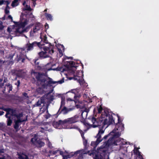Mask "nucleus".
<instances>
[{"instance_id":"f257e3e1","label":"nucleus","mask_w":159,"mask_h":159,"mask_svg":"<svg viewBox=\"0 0 159 159\" xmlns=\"http://www.w3.org/2000/svg\"><path fill=\"white\" fill-rule=\"evenodd\" d=\"M98 110L99 113L101 114V117L98 119V121L95 118L92 117L89 119V121L92 122V124L86 122L84 123L88 129L92 127L95 128L102 125V128H99L98 133L96 136L97 139L96 141H93L91 143V145L95 148L102 141V139H101V135L104 133L105 129L110 125L111 122V116L108 115V112L107 110H103L101 106L98 108Z\"/></svg>"},{"instance_id":"f03ea898","label":"nucleus","mask_w":159,"mask_h":159,"mask_svg":"<svg viewBox=\"0 0 159 159\" xmlns=\"http://www.w3.org/2000/svg\"><path fill=\"white\" fill-rule=\"evenodd\" d=\"M23 5V12L20 16V20L18 22L15 23V26L12 30L10 31L9 28L7 30L11 34H12L13 32L15 33V36H18V34H21L25 31L26 29L25 26L28 24V20L25 17L34 18V16L30 11L32 10L29 5L27 4L25 1H24Z\"/></svg>"},{"instance_id":"7ed1b4c3","label":"nucleus","mask_w":159,"mask_h":159,"mask_svg":"<svg viewBox=\"0 0 159 159\" xmlns=\"http://www.w3.org/2000/svg\"><path fill=\"white\" fill-rule=\"evenodd\" d=\"M67 65L68 66L65 69H63L62 72L64 73L69 80L73 79L76 80L80 85H81L84 82L82 72L81 70H78L75 72L76 68L74 66V63L72 61L68 62Z\"/></svg>"},{"instance_id":"20e7f679","label":"nucleus","mask_w":159,"mask_h":159,"mask_svg":"<svg viewBox=\"0 0 159 159\" xmlns=\"http://www.w3.org/2000/svg\"><path fill=\"white\" fill-rule=\"evenodd\" d=\"M118 125L116 126V128L113 131L108 134L105 135L103 137V139H106L108 137L110 138L108 141L105 142L103 145L100 147L98 150V152L100 153V151H102L105 152L108 147L111 145H116L119 142V129Z\"/></svg>"},{"instance_id":"39448f33","label":"nucleus","mask_w":159,"mask_h":159,"mask_svg":"<svg viewBox=\"0 0 159 159\" xmlns=\"http://www.w3.org/2000/svg\"><path fill=\"white\" fill-rule=\"evenodd\" d=\"M32 75L35 77L38 83H40L41 85L44 87L45 85H48L52 84H55L58 83L61 84L64 82L63 79L58 81H53L52 79L48 78V79L46 80L45 75L43 74H40L39 73L33 72L31 73Z\"/></svg>"},{"instance_id":"423d86ee","label":"nucleus","mask_w":159,"mask_h":159,"mask_svg":"<svg viewBox=\"0 0 159 159\" xmlns=\"http://www.w3.org/2000/svg\"><path fill=\"white\" fill-rule=\"evenodd\" d=\"M90 151H89L87 152L85 151L84 149H81L77 151L74 152H72L66 156H63V159H67L71 157H76L77 159H82L83 158V155L84 154H88L90 156H92L93 157H95V155L94 151H93L90 152Z\"/></svg>"},{"instance_id":"0eeeda50","label":"nucleus","mask_w":159,"mask_h":159,"mask_svg":"<svg viewBox=\"0 0 159 159\" xmlns=\"http://www.w3.org/2000/svg\"><path fill=\"white\" fill-rule=\"evenodd\" d=\"M43 43L45 45L42 46L40 45V48L43 49L42 51L39 52V55L41 58H44L48 57L50 54H52L54 52L53 46L50 45V44L48 43L46 44L44 43V40Z\"/></svg>"},{"instance_id":"6e6552de","label":"nucleus","mask_w":159,"mask_h":159,"mask_svg":"<svg viewBox=\"0 0 159 159\" xmlns=\"http://www.w3.org/2000/svg\"><path fill=\"white\" fill-rule=\"evenodd\" d=\"M40 38L41 39V41L40 42L37 43L36 42H34L32 43H27L26 48V50L27 51L31 50L33 49L34 46H38L39 47H40V45L42 46L45 45V44L43 43V40H44L45 44H46L48 43L47 37L43 35L42 34H41Z\"/></svg>"},{"instance_id":"1a4fd4ad","label":"nucleus","mask_w":159,"mask_h":159,"mask_svg":"<svg viewBox=\"0 0 159 159\" xmlns=\"http://www.w3.org/2000/svg\"><path fill=\"white\" fill-rule=\"evenodd\" d=\"M129 144V142H127L124 139L120 138V151L123 156V158L120 157V159H127L125 154L127 152V145Z\"/></svg>"},{"instance_id":"9d476101","label":"nucleus","mask_w":159,"mask_h":159,"mask_svg":"<svg viewBox=\"0 0 159 159\" xmlns=\"http://www.w3.org/2000/svg\"><path fill=\"white\" fill-rule=\"evenodd\" d=\"M77 91L75 89H73L70 91H69L67 93V97L66 98V101L68 102H73L75 103V100H77V98L79 97L80 95H76Z\"/></svg>"},{"instance_id":"9b49d317","label":"nucleus","mask_w":159,"mask_h":159,"mask_svg":"<svg viewBox=\"0 0 159 159\" xmlns=\"http://www.w3.org/2000/svg\"><path fill=\"white\" fill-rule=\"evenodd\" d=\"M13 116L16 120L14 128L15 129H18L21 123L25 121L26 119L25 117L23 118V115L21 113L14 115Z\"/></svg>"},{"instance_id":"f8f14e48","label":"nucleus","mask_w":159,"mask_h":159,"mask_svg":"<svg viewBox=\"0 0 159 159\" xmlns=\"http://www.w3.org/2000/svg\"><path fill=\"white\" fill-rule=\"evenodd\" d=\"M53 126L57 129H60L61 128L66 129H77L78 127L76 125H72L71 127L69 126L65 127L63 120H59L58 121H54L52 123Z\"/></svg>"},{"instance_id":"ddd939ff","label":"nucleus","mask_w":159,"mask_h":159,"mask_svg":"<svg viewBox=\"0 0 159 159\" xmlns=\"http://www.w3.org/2000/svg\"><path fill=\"white\" fill-rule=\"evenodd\" d=\"M42 25L39 23H37L35 24V25L33 27V30L30 31V36H33L35 35H37L39 33H40V35L42 34L43 35L47 37L46 35H44L43 33L41 32V29L42 28Z\"/></svg>"},{"instance_id":"4468645a","label":"nucleus","mask_w":159,"mask_h":159,"mask_svg":"<svg viewBox=\"0 0 159 159\" xmlns=\"http://www.w3.org/2000/svg\"><path fill=\"white\" fill-rule=\"evenodd\" d=\"M5 110L7 112L5 116L6 117L8 118L7 125L10 126L12 123V120L11 119V118L13 116L12 113V110L10 108H7L5 109Z\"/></svg>"},{"instance_id":"2eb2a0df","label":"nucleus","mask_w":159,"mask_h":159,"mask_svg":"<svg viewBox=\"0 0 159 159\" xmlns=\"http://www.w3.org/2000/svg\"><path fill=\"white\" fill-rule=\"evenodd\" d=\"M36 137V135H35L34 137L32 139L31 142L39 147H42L44 145V143L40 140H38Z\"/></svg>"},{"instance_id":"dca6fc26","label":"nucleus","mask_w":159,"mask_h":159,"mask_svg":"<svg viewBox=\"0 0 159 159\" xmlns=\"http://www.w3.org/2000/svg\"><path fill=\"white\" fill-rule=\"evenodd\" d=\"M78 119V116H74L64 120H63V122L64 123V125H65L66 124H71L75 123L77 121Z\"/></svg>"},{"instance_id":"f3484780","label":"nucleus","mask_w":159,"mask_h":159,"mask_svg":"<svg viewBox=\"0 0 159 159\" xmlns=\"http://www.w3.org/2000/svg\"><path fill=\"white\" fill-rule=\"evenodd\" d=\"M56 47L57 48L59 52L60 57H61L63 55V52L64 50V48L63 45L61 44L57 45Z\"/></svg>"},{"instance_id":"a211bd4d","label":"nucleus","mask_w":159,"mask_h":159,"mask_svg":"<svg viewBox=\"0 0 159 159\" xmlns=\"http://www.w3.org/2000/svg\"><path fill=\"white\" fill-rule=\"evenodd\" d=\"M0 159H11L10 157L4 153V150L0 148Z\"/></svg>"},{"instance_id":"6ab92c4d","label":"nucleus","mask_w":159,"mask_h":159,"mask_svg":"<svg viewBox=\"0 0 159 159\" xmlns=\"http://www.w3.org/2000/svg\"><path fill=\"white\" fill-rule=\"evenodd\" d=\"M55 65L54 64H52L51 63L47 64L44 67L45 71L47 72L48 71H49L51 70H55L56 69L52 68V67Z\"/></svg>"},{"instance_id":"aec40b11","label":"nucleus","mask_w":159,"mask_h":159,"mask_svg":"<svg viewBox=\"0 0 159 159\" xmlns=\"http://www.w3.org/2000/svg\"><path fill=\"white\" fill-rule=\"evenodd\" d=\"M134 153L138 155L137 158H138V159H143L142 156L141 155V153L138 149L135 148L134 150Z\"/></svg>"},{"instance_id":"412c9836","label":"nucleus","mask_w":159,"mask_h":159,"mask_svg":"<svg viewBox=\"0 0 159 159\" xmlns=\"http://www.w3.org/2000/svg\"><path fill=\"white\" fill-rule=\"evenodd\" d=\"M18 158L19 159H28V157L23 153L18 154Z\"/></svg>"},{"instance_id":"4be33fe9","label":"nucleus","mask_w":159,"mask_h":159,"mask_svg":"<svg viewBox=\"0 0 159 159\" xmlns=\"http://www.w3.org/2000/svg\"><path fill=\"white\" fill-rule=\"evenodd\" d=\"M77 129H78L79 132H80V133L81 134V136L84 139V141H83L84 144V146H86L87 145V140H86V139H84V134L83 133V132L80 129H79L78 127V128H77Z\"/></svg>"},{"instance_id":"5701e85b","label":"nucleus","mask_w":159,"mask_h":159,"mask_svg":"<svg viewBox=\"0 0 159 159\" xmlns=\"http://www.w3.org/2000/svg\"><path fill=\"white\" fill-rule=\"evenodd\" d=\"M88 110L87 109H85V110L83 111H82L81 115L83 118H85L87 117Z\"/></svg>"},{"instance_id":"b1692460","label":"nucleus","mask_w":159,"mask_h":159,"mask_svg":"<svg viewBox=\"0 0 159 159\" xmlns=\"http://www.w3.org/2000/svg\"><path fill=\"white\" fill-rule=\"evenodd\" d=\"M45 16L48 20L50 21L53 20L52 16L51 14L46 13H45Z\"/></svg>"},{"instance_id":"393cba45","label":"nucleus","mask_w":159,"mask_h":159,"mask_svg":"<svg viewBox=\"0 0 159 159\" xmlns=\"http://www.w3.org/2000/svg\"><path fill=\"white\" fill-rule=\"evenodd\" d=\"M72 110V109H67L66 107H64V108L62 110V112L63 114H66L69 111Z\"/></svg>"},{"instance_id":"a878e982","label":"nucleus","mask_w":159,"mask_h":159,"mask_svg":"<svg viewBox=\"0 0 159 159\" xmlns=\"http://www.w3.org/2000/svg\"><path fill=\"white\" fill-rule=\"evenodd\" d=\"M18 5V0H14L11 4V6L13 7H15Z\"/></svg>"},{"instance_id":"bb28decb","label":"nucleus","mask_w":159,"mask_h":159,"mask_svg":"<svg viewBox=\"0 0 159 159\" xmlns=\"http://www.w3.org/2000/svg\"><path fill=\"white\" fill-rule=\"evenodd\" d=\"M120 130L121 129V132L124 131V124L120 121Z\"/></svg>"},{"instance_id":"cd10ccee","label":"nucleus","mask_w":159,"mask_h":159,"mask_svg":"<svg viewBox=\"0 0 159 159\" xmlns=\"http://www.w3.org/2000/svg\"><path fill=\"white\" fill-rule=\"evenodd\" d=\"M43 99L42 98L38 101L37 102L36 105L37 106H39L42 103H43Z\"/></svg>"},{"instance_id":"c85d7f7f","label":"nucleus","mask_w":159,"mask_h":159,"mask_svg":"<svg viewBox=\"0 0 159 159\" xmlns=\"http://www.w3.org/2000/svg\"><path fill=\"white\" fill-rule=\"evenodd\" d=\"M48 107H46V110H47L46 111L47 114L46 115H44L45 117L47 119H48L49 118H50L51 116V115H50L48 112V110L47 109Z\"/></svg>"},{"instance_id":"c756f323","label":"nucleus","mask_w":159,"mask_h":159,"mask_svg":"<svg viewBox=\"0 0 159 159\" xmlns=\"http://www.w3.org/2000/svg\"><path fill=\"white\" fill-rule=\"evenodd\" d=\"M46 141L47 142L46 143H47L48 147H49L50 148H52V146L51 143L49 141L48 139V138L46 139Z\"/></svg>"},{"instance_id":"7c9ffc66","label":"nucleus","mask_w":159,"mask_h":159,"mask_svg":"<svg viewBox=\"0 0 159 159\" xmlns=\"http://www.w3.org/2000/svg\"><path fill=\"white\" fill-rule=\"evenodd\" d=\"M76 106L77 108L83 109L84 108V105L81 103L76 105Z\"/></svg>"},{"instance_id":"2f4dec72","label":"nucleus","mask_w":159,"mask_h":159,"mask_svg":"<svg viewBox=\"0 0 159 159\" xmlns=\"http://www.w3.org/2000/svg\"><path fill=\"white\" fill-rule=\"evenodd\" d=\"M6 86H7L8 88V89L9 91L12 90V85L11 84H7Z\"/></svg>"},{"instance_id":"473e14b6","label":"nucleus","mask_w":159,"mask_h":159,"mask_svg":"<svg viewBox=\"0 0 159 159\" xmlns=\"http://www.w3.org/2000/svg\"><path fill=\"white\" fill-rule=\"evenodd\" d=\"M65 98L62 97L61 98V107L63 106L65 104Z\"/></svg>"},{"instance_id":"72a5a7b5","label":"nucleus","mask_w":159,"mask_h":159,"mask_svg":"<svg viewBox=\"0 0 159 159\" xmlns=\"http://www.w3.org/2000/svg\"><path fill=\"white\" fill-rule=\"evenodd\" d=\"M17 57L18 58V61H20L21 60H22V62H24L25 59L22 58V57L20 56H19L18 55L17 56Z\"/></svg>"},{"instance_id":"f704fd0d","label":"nucleus","mask_w":159,"mask_h":159,"mask_svg":"<svg viewBox=\"0 0 159 159\" xmlns=\"http://www.w3.org/2000/svg\"><path fill=\"white\" fill-rule=\"evenodd\" d=\"M6 2L7 3V6L6 8L5 9H9L10 7L8 6V5L9 4L10 2H9L8 1H6Z\"/></svg>"},{"instance_id":"c9c22d12","label":"nucleus","mask_w":159,"mask_h":159,"mask_svg":"<svg viewBox=\"0 0 159 159\" xmlns=\"http://www.w3.org/2000/svg\"><path fill=\"white\" fill-rule=\"evenodd\" d=\"M50 95V93H48V98L49 99V100H52L53 99V96H52V95L51 96V97L49 98V95Z\"/></svg>"},{"instance_id":"e433bc0d","label":"nucleus","mask_w":159,"mask_h":159,"mask_svg":"<svg viewBox=\"0 0 159 159\" xmlns=\"http://www.w3.org/2000/svg\"><path fill=\"white\" fill-rule=\"evenodd\" d=\"M58 151V150H55V151H51L49 152L51 153H52L53 154H55Z\"/></svg>"},{"instance_id":"4c0bfd02","label":"nucleus","mask_w":159,"mask_h":159,"mask_svg":"<svg viewBox=\"0 0 159 159\" xmlns=\"http://www.w3.org/2000/svg\"><path fill=\"white\" fill-rule=\"evenodd\" d=\"M6 1L3 0H0V6L4 4V2H6Z\"/></svg>"},{"instance_id":"58836bf2","label":"nucleus","mask_w":159,"mask_h":159,"mask_svg":"<svg viewBox=\"0 0 159 159\" xmlns=\"http://www.w3.org/2000/svg\"><path fill=\"white\" fill-rule=\"evenodd\" d=\"M5 12L6 14H7L9 13V9H5Z\"/></svg>"},{"instance_id":"ea45409f","label":"nucleus","mask_w":159,"mask_h":159,"mask_svg":"<svg viewBox=\"0 0 159 159\" xmlns=\"http://www.w3.org/2000/svg\"><path fill=\"white\" fill-rule=\"evenodd\" d=\"M49 26L47 24H46L45 25V28L46 29H47L48 28Z\"/></svg>"},{"instance_id":"a19ab883","label":"nucleus","mask_w":159,"mask_h":159,"mask_svg":"<svg viewBox=\"0 0 159 159\" xmlns=\"http://www.w3.org/2000/svg\"><path fill=\"white\" fill-rule=\"evenodd\" d=\"M20 84V81L19 80H18L17 81V87H18L19 86Z\"/></svg>"},{"instance_id":"79ce46f5","label":"nucleus","mask_w":159,"mask_h":159,"mask_svg":"<svg viewBox=\"0 0 159 159\" xmlns=\"http://www.w3.org/2000/svg\"><path fill=\"white\" fill-rule=\"evenodd\" d=\"M8 18L12 20V17L11 15H9L8 16Z\"/></svg>"},{"instance_id":"37998d69","label":"nucleus","mask_w":159,"mask_h":159,"mask_svg":"<svg viewBox=\"0 0 159 159\" xmlns=\"http://www.w3.org/2000/svg\"><path fill=\"white\" fill-rule=\"evenodd\" d=\"M24 96L28 97V96H27V94L26 93H24L23 94Z\"/></svg>"},{"instance_id":"c03bdc74","label":"nucleus","mask_w":159,"mask_h":159,"mask_svg":"<svg viewBox=\"0 0 159 159\" xmlns=\"http://www.w3.org/2000/svg\"><path fill=\"white\" fill-rule=\"evenodd\" d=\"M32 0L33 1V5L34 6V7H35V0Z\"/></svg>"},{"instance_id":"a18cd8bd","label":"nucleus","mask_w":159,"mask_h":159,"mask_svg":"<svg viewBox=\"0 0 159 159\" xmlns=\"http://www.w3.org/2000/svg\"><path fill=\"white\" fill-rule=\"evenodd\" d=\"M4 112L3 111H0V115H2Z\"/></svg>"},{"instance_id":"49530a36","label":"nucleus","mask_w":159,"mask_h":159,"mask_svg":"<svg viewBox=\"0 0 159 159\" xmlns=\"http://www.w3.org/2000/svg\"><path fill=\"white\" fill-rule=\"evenodd\" d=\"M34 62H35V64H39L38 62H37V63H36V60H35V61Z\"/></svg>"},{"instance_id":"de8ad7c7","label":"nucleus","mask_w":159,"mask_h":159,"mask_svg":"<svg viewBox=\"0 0 159 159\" xmlns=\"http://www.w3.org/2000/svg\"><path fill=\"white\" fill-rule=\"evenodd\" d=\"M97 158H98V156H97V155H96L95 158L94 159H97Z\"/></svg>"},{"instance_id":"09e8293b","label":"nucleus","mask_w":159,"mask_h":159,"mask_svg":"<svg viewBox=\"0 0 159 159\" xmlns=\"http://www.w3.org/2000/svg\"><path fill=\"white\" fill-rule=\"evenodd\" d=\"M118 122L119 121V117L118 116Z\"/></svg>"},{"instance_id":"8fccbe9b","label":"nucleus","mask_w":159,"mask_h":159,"mask_svg":"<svg viewBox=\"0 0 159 159\" xmlns=\"http://www.w3.org/2000/svg\"><path fill=\"white\" fill-rule=\"evenodd\" d=\"M62 153H62V152H61V151H60V154L61 155H62Z\"/></svg>"},{"instance_id":"3c124183","label":"nucleus","mask_w":159,"mask_h":159,"mask_svg":"<svg viewBox=\"0 0 159 159\" xmlns=\"http://www.w3.org/2000/svg\"><path fill=\"white\" fill-rule=\"evenodd\" d=\"M47 11V9H46L44 10V12H46V11Z\"/></svg>"},{"instance_id":"603ef678","label":"nucleus","mask_w":159,"mask_h":159,"mask_svg":"<svg viewBox=\"0 0 159 159\" xmlns=\"http://www.w3.org/2000/svg\"><path fill=\"white\" fill-rule=\"evenodd\" d=\"M53 91V89L52 90H51V93H52V92Z\"/></svg>"},{"instance_id":"864d4df0","label":"nucleus","mask_w":159,"mask_h":159,"mask_svg":"<svg viewBox=\"0 0 159 159\" xmlns=\"http://www.w3.org/2000/svg\"><path fill=\"white\" fill-rule=\"evenodd\" d=\"M25 36V37L26 38H27V37L26 36Z\"/></svg>"},{"instance_id":"5fc2aeb1","label":"nucleus","mask_w":159,"mask_h":159,"mask_svg":"<svg viewBox=\"0 0 159 159\" xmlns=\"http://www.w3.org/2000/svg\"><path fill=\"white\" fill-rule=\"evenodd\" d=\"M2 81V80L1 79H0V81Z\"/></svg>"},{"instance_id":"6e6d98bb","label":"nucleus","mask_w":159,"mask_h":159,"mask_svg":"<svg viewBox=\"0 0 159 159\" xmlns=\"http://www.w3.org/2000/svg\"><path fill=\"white\" fill-rule=\"evenodd\" d=\"M41 131V132H43V131H42V130H41V131Z\"/></svg>"},{"instance_id":"4d7b16f0","label":"nucleus","mask_w":159,"mask_h":159,"mask_svg":"<svg viewBox=\"0 0 159 159\" xmlns=\"http://www.w3.org/2000/svg\"><path fill=\"white\" fill-rule=\"evenodd\" d=\"M28 159H29V158H28Z\"/></svg>"}]
</instances>
